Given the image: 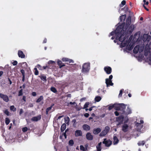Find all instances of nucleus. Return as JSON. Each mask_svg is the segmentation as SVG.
<instances>
[{"mask_svg": "<svg viewBox=\"0 0 151 151\" xmlns=\"http://www.w3.org/2000/svg\"><path fill=\"white\" fill-rule=\"evenodd\" d=\"M122 29H121V28L119 26L114 31H112L111 32L109 35L110 36H113L114 35H115V39L117 40H118L120 42L124 41L123 37H124L123 35H122Z\"/></svg>", "mask_w": 151, "mask_h": 151, "instance_id": "1", "label": "nucleus"}, {"mask_svg": "<svg viewBox=\"0 0 151 151\" xmlns=\"http://www.w3.org/2000/svg\"><path fill=\"white\" fill-rule=\"evenodd\" d=\"M134 28V26L133 24L131 25L128 28H127L125 30L123 29V27L121 28V29H122L121 32L122 35H124V37H122L124 40L126 39L127 40L128 39L129 36L133 32Z\"/></svg>", "mask_w": 151, "mask_h": 151, "instance_id": "2", "label": "nucleus"}, {"mask_svg": "<svg viewBox=\"0 0 151 151\" xmlns=\"http://www.w3.org/2000/svg\"><path fill=\"white\" fill-rule=\"evenodd\" d=\"M131 17H129L126 20V23L124 22L121 25L119 26L120 28L123 27V29L125 30L127 28H128L131 23Z\"/></svg>", "mask_w": 151, "mask_h": 151, "instance_id": "3", "label": "nucleus"}, {"mask_svg": "<svg viewBox=\"0 0 151 151\" xmlns=\"http://www.w3.org/2000/svg\"><path fill=\"white\" fill-rule=\"evenodd\" d=\"M90 69V64L88 63H85L83 65L82 67V72H88Z\"/></svg>", "mask_w": 151, "mask_h": 151, "instance_id": "4", "label": "nucleus"}, {"mask_svg": "<svg viewBox=\"0 0 151 151\" xmlns=\"http://www.w3.org/2000/svg\"><path fill=\"white\" fill-rule=\"evenodd\" d=\"M102 143L106 147H109L112 144V142L110 139H107L106 138L104 139Z\"/></svg>", "mask_w": 151, "mask_h": 151, "instance_id": "5", "label": "nucleus"}, {"mask_svg": "<svg viewBox=\"0 0 151 151\" xmlns=\"http://www.w3.org/2000/svg\"><path fill=\"white\" fill-rule=\"evenodd\" d=\"M0 97L6 102H8L9 101V98L8 96L5 94L0 93Z\"/></svg>", "mask_w": 151, "mask_h": 151, "instance_id": "6", "label": "nucleus"}, {"mask_svg": "<svg viewBox=\"0 0 151 151\" xmlns=\"http://www.w3.org/2000/svg\"><path fill=\"white\" fill-rule=\"evenodd\" d=\"M124 116L122 115L116 118V121L119 122L118 125L123 124Z\"/></svg>", "mask_w": 151, "mask_h": 151, "instance_id": "7", "label": "nucleus"}, {"mask_svg": "<svg viewBox=\"0 0 151 151\" xmlns=\"http://www.w3.org/2000/svg\"><path fill=\"white\" fill-rule=\"evenodd\" d=\"M104 71L108 74H109L112 72V69L110 67L107 66H105L104 68Z\"/></svg>", "mask_w": 151, "mask_h": 151, "instance_id": "8", "label": "nucleus"}, {"mask_svg": "<svg viewBox=\"0 0 151 151\" xmlns=\"http://www.w3.org/2000/svg\"><path fill=\"white\" fill-rule=\"evenodd\" d=\"M128 125L127 124H124L122 126V130L123 132H126L128 131Z\"/></svg>", "mask_w": 151, "mask_h": 151, "instance_id": "9", "label": "nucleus"}, {"mask_svg": "<svg viewBox=\"0 0 151 151\" xmlns=\"http://www.w3.org/2000/svg\"><path fill=\"white\" fill-rule=\"evenodd\" d=\"M86 139L89 140H92L93 139V137L90 132H88L86 134Z\"/></svg>", "mask_w": 151, "mask_h": 151, "instance_id": "10", "label": "nucleus"}, {"mask_svg": "<svg viewBox=\"0 0 151 151\" xmlns=\"http://www.w3.org/2000/svg\"><path fill=\"white\" fill-rule=\"evenodd\" d=\"M106 83L107 87L110 86H112L113 85V83L112 82L111 80H110L108 78L106 79Z\"/></svg>", "mask_w": 151, "mask_h": 151, "instance_id": "11", "label": "nucleus"}, {"mask_svg": "<svg viewBox=\"0 0 151 151\" xmlns=\"http://www.w3.org/2000/svg\"><path fill=\"white\" fill-rule=\"evenodd\" d=\"M41 119V116L39 115L33 117L32 118L31 120L33 121L37 122L40 120Z\"/></svg>", "mask_w": 151, "mask_h": 151, "instance_id": "12", "label": "nucleus"}, {"mask_svg": "<svg viewBox=\"0 0 151 151\" xmlns=\"http://www.w3.org/2000/svg\"><path fill=\"white\" fill-rule=\"evenodd\" d=\"M18 56L21 58H25V55L23 53V52L20 50H19L18 51Z\"/></svg>", "mask_w": 151, "mask_h": 151, "instance_id": "13", "label": "nucleus"}, {"mask_svg": "<svg viewBox=\"0 0 151 151\" xmlns=\"http://www.w3.org/2000/svg\"><path fill=\"white\" fill-rule=\"evenodd\" d=\"M83 129L86 131H88L90 129V127L87 124H84L82 126Z\"/></svg>", "mask_w": 151, "mask_h": 151, "instance_id": "14", "label": "nucleus"}, {"mask_svg": "<svg viewBox=\"0 0 151 151\" xmlns=\"http://www.w3.org/2000/svg\"><path fill=\"white\" fill-rule=\"evenodd\" d=\"M101 131V129L100 128H97L96 129H93V133L94 134H97L99 133Z\"/></svg>", "mask_w": 151, "mask_h": 151, "instance_id": "15", "label": "nucleus"}, {"mask_svg": "<svg viewBox=\"0 0 151 151\" xmlns=\"http://www.w3.org/2000/svg\"><path fill=\"white\" fill-rule=\"evenodd\" d=\"M75 135L76 137L82 136V133L81 131L79 130H76L75 131Z\"/></svg>", "mask_w": 151, "mask_h": 151, "instance_id": "16", "label": "nucleus"}, {"mask_svg": "<svg viewBox=\"0 0 151 151\" xmlns=\"http://www.w3.org/2000/svg\"><path fill=\"white\" fill-rule=\"evenodd\" d=\"M62 60L63 62H68L69 63H74V61L73 60L67 58H62Z\"/></svg>", "mask_w": 151, "mask_h": 151, "instance_id": "17", "label": "nucleus"}, {"mask_svg": "<svg viewBox=\"0 0 151 151\" xmlns=\"http://www.w3.org/2000/svg\"><path fill=\"white\" fill-rule=\"evenodd\" d=\"M113 140L114 141L113 143L114 145H116L119 142V140L116 136H114Z\"/></svg>", "mask_w": 151, "mask_h": 151, "instance_id": "18", "label": "nucleus"}, {"mask_svg": "<svg viewBox=\"0 0 151 151\" xmlns=\"http://www.w3.org/2000/svg\"><path fill=\"white\" fill-rule=\"evenodd\" d=\"M57 64L59 66V68H61L62 67L65 65L63 63L62 61L59 60L58 61Z\"/></svg>", "mask_w": 151, "mask_h": 151, "instance_id": "19", "label": "nucleus"}, {"mask_svg": "<svg viewBox=\"0 0 151 151\" xmlns=\"http://www.w3.org/2000/svg\"><path fill=\"white\" fill-rule=\"evenodd\" d=\"M39 77L43 81L45 82L47 81V77L44 74H42L40 76H39Z\"/></svg>", "mask_w": 151, "mask_h": 151, "instance_id": "20", "label": "nucleus"}, {"mask_svg": "<svg viewBox=\"0 0 151 151\" xmlns=\"http://www.w3.org/2000/svg\"><path fill=\"white\" fill-rule=\"evenodd\" d=\"M128 40H127L126 39L125 40L123 41H121L122 43L121 44V46L122 47H124L126 46L127 45V41Z\"/></svg>", "mask_w": 151, "mask_h": 151, "instance_id": "21", "label": "nucleus"}, {"mask_svg": "<svg viewBox=\"0 0 151 151\" xmlns=\"http://www.w3.org/2000/svg\"><path fill=\"white\" fill-rule=\"evenodd\" d=\"M139 45H136L135 46L133 50V53L134 54L137 53L139 50Z\"/></svg>", "mask_w": 151, "mask_h": 151, "instance_id": "22", "label": "nucleus"}, {"mask_svg": "<svg viewBox=\"0 0 151 151\" xmlns=\"http://www.w3.org/2000/svg\"><path fill=\"white\" fill-rule=\"evenodd\" d=\"M119 106L120 108V110H124L126 108V105L123 103L119 104Z\"/></svg>", "mask_w": 151, "mask_h": 151, "instance_id": "23", "label": "nucleus"}, {"mask_svg": "<svg viewBox=\"0 0 151 151\" xmlns=\"http://www.w3.org/2000/svg\"><path fill=\"white\" fill-rule=\"evenodd\" d=\"M119 104H114V108L116 110L119 111L120 110V108L119 106Z\"/></svg>", "mask_w": 151, "mask_h": 151, "instance_id": "24", "label": "nucleus"}, {"mask_svg": "<svg viewBox=\"0 0 151 151\" xmlns=\"http://www.w3.org/2000/svg\"><path fill=\"white\" fill-rule=\"evenodd\" d=\"M108 133L106 132L105 130H104L102 131L99 134L100 137H102L106 135Z\"/></svg>", "mask_w": 151, "mask_h": 151, "instance_id": "25", "label": "nucleus"}, {"mask_svg": "<svg viewBox=\"0 0 151 151\" xmlns=\"http://www.w3.org/2000/svg\"><path fill=\"white\" fill-rule=\"evenodd\" d=\"M66 128V125L65 124H63L61 126V130L62 132H63L64 130Z\"/></svg>", "mask_w": 151, "mask_h": 151, "instance_id": "26", "label": "nucleus"}, {"mask_svg": "<svg viewBox=\"0 0 151 151\" xmlns=\"http://www.w3.org/2000/svg\"><path fill=\"white\" fill-rule=\"evenodd\" d=\"M145 143V141L144 140L142 141H139L137 143L138 146H143Z\"/></svg>", "mask_w": 151, "mask_h": 151, "instance_id": "27", "label": "nucleus"}, {"mask_svg": "<svg viewBox=\"0 0 151 151\" xmlns=\"http://www.w3.org/2000/svg\"><path fill=\"white\" fill-rule=\"evenodd\" d=\"M135 125L139 129H141L143 127V125H141V124L139 123H137Z\"/></svg>", "mask_w": 151, "mask_h": 151, "instance_id": "28", "label": "nucleus"}, {"mask_svg": "<svg viewBox=\"0 0 151 151\" xmlns=\"http://www.w3.org/2000/svg\"><path fill=\"white\" fill-rule=\"evenodd\" d=\"M134 46L133 44H132L131 43L127 47V50L129 51L131 50L133 48Z\"/></svg>", "mask_w": 151, "mask_h": 151, "instance_id": "29", "label": "nucleus"}, {"mask_svg": "<svg viewBox=\"0 0 151 151\" xmlns=\"http://www.w3.org/2000/svg\"><path fill=\"white\" fill-rule=\"evenodd\" d=\"M144 37H145L146 38V40H147V41H149L150 40L151 38L150 36L147 35H144Z\"/></svg>", "mask_w": 151, "mask_h": 151, "instance_id": "30", "label": "nucleus"}, {"mask_svg": "<svg viewBox=\"0 0 151 151\" xmlns=\"http://www.w3.org/2000/svg\"><path fill=\"white\" fill-rule=\"evenodd\" d=\"M43 98L42 96H40V97L38 98L36 100L37 103H39L43 99Z\"/></svg>", "mask_w": 151, "mask_h": 151, "instance_id": "31", "label": "nucleus"}, {"mask_svg": "<svg viewBox=\"0 0 151 151\" xmlns=\"http://www.w3.org/2000/svg\"><path fill=\"white\" fill-rule=\"evenodd\" d=\"M65 122L67 124H69L70 121V118L68 117H67L64 118Z\"/></svg>", "mask_w": 151, "mask_h": 151, "instance_id": "32", "label": "nucleus"}, {"mask_svg": "<svg viewBox=\"0 0 151 151\" xmlns=\"http://www.w3.org/2000/svg\"><path fill=\"white\" fill-rule=\"evenodd\" d=\"M101 98L100 96H97L95 98V101L96 102L99 101L101 99Z\"/></svg>", "mask_w": 151, "mask_h": 151, "instance_id": "33", "label": "nucleus"}, {"mask_svg": "<svg viewBox=\"0 0 151 151\" xmlns=\"http://www.w3.org/2000/svg\"><path fill=\"white\" fill-rule=\"evenodd\" d=\"M50 90L54 93H56L57 92V90L54 87H51L50 88Z\"/></svg>", "mask_w": 151, "mask_h": 151, "instance_id": "34", "label": "nucleus"}, {"mask_svg": "<svg viewBox=\"0 0 151 151\" xmlns=\"http://www.w3.org/2000/svg\"><path fill=\"white\" fill-rule=\"evenodd\" d=\"M10 110L13 111H15L16 110V109L14 107V106L12 105L10 106Z\"/></svg>", "mask_w": 151, "mask_h": 151, "instance_id": "35", "label": "nucleus"}, {"mask_svg": "<svg viewBox=\"0 0 151 151\" xmlns=\"http://www.w3.org/2000/svg\"><path fill=\"white\" fill-rule=\"evenodd\" d=\"M74 142L73 140H70L68 142L69 145L70 146H73V145Z\"/></svg>", "mask_w": 151, "mask_h": 151, "instance_id": "36", "label": "nucleus"}, {"mask_svg": "<svg viewBox=\"0 0 151 151\" xmlns=\"http://www.w3.org/2000/svg\"><path fill=\"white\" fill-rule=\"evenodd\" d=\"M131 112H132V111H131V109L129 107H128L126 110L127 114H129L131 113Z\"/></svg>", "mask_w": 151, "mask_h": 151, "instance_id": "37", "label": "nucleus"}, {"mask_svg": "<svg viewBox=\"0 0 151 151\" xmlns=\"http://www.w3.org/2000/svg\"><path fill=\"white\" fill-rule=\"evenodd\" d=\"M10 122V120L8 118H6L5 119V123L6 125H8Z\"/></svg>", "mask_w": 151, "mask_h": 151, "instance_id": "38", "label": "nucleus"}, {"mask_svg": "<svg viewBox=\"0 0 151 151\" xmlns=\"http://www.w3.org/2000/svg\"><path fill=\"white\" fill-rule=\"evenodd\" d=\"M35 70L34 74L35 75H37L39 74V72L37 70V68H34Z\"/></svg>", "mask_w": 151, "mask_h": 151, "instance_id": "39", "label": "nucleus"}, {"mask_svg": "<svg viewBox=\"0 0 151 151\" xmlns=\"http://www.w3.org/2000/svg\"><path fill=\"white\" fill-rule=\"evenodd\" d=\"M126 15H124L121 16L120 17V19L121 21H122L123 20H124L126 18Z\"/></svg>", "mask_w": 151, "mask_h": 151, "instance_id": "40", "label": "nucleus"}, {"mask_svg": "<svg viewBox=\"0 0 151 151\" xmlns=\"http://www.w3.org/2000/svg\"><path fill=\"white\" fill-rule=\"evenodd\" d=\"M89 103L88 102H86L84 105L83 109L86 108L88 107Z\"/></svg>", "mask_w": 151, "mask_h": 151, "instance_id": "41", "label": "nucleus"}, {"mask_svg": "<svg viewBox=\"0 0 151 151\" xmlns=\"http://www.w3.org/2000/svg\"><path fill=\"white\" fill-rule=\"evenodd\" d=\"M22 95H23V89H21L19 91L18 96H22Z\"/></svg>", "mask_w": 151, "mask_h": 151, "instance_id": "42", "label": "nucleus"}, {"mask_svg": "<svg viewBox=\"0 0 151 151\" xmlns=\"http://www.w3.org/2000/svg\"><path fill=\"white\" fill-rule=\"evenodd\" d=\"M110 130V128L109 127L107 126L105 127V129H104L105 131L107 133H108Z\"/></svg>", "mask_w": 151, "mask_h": 151, "instance_id": "43", "label": "nucleus"}, {"mask_svg": "<svg viewBox=\"0 0 151 151\" xmlns=\"http://www.w3.org/2000/svg\"><path fill=\"white\" fill-rule=\"evenodd\" d=\"M80 149L81 150L83 151H86V150H85V148L82 145H81L80 146Z\"/></svg>", "mask_w": 151, "mask_h": 151, "instance_id": "44", "label": "nucleus"}, {"mask_svg": "<svg viewBox=\"0 0 151 151\" xmlns=\"http://www.w3.org/2000/svg\"><path fill=\"white\" fill-rule=\"evenodd\" d=\"M126 1H125V0H123L122 1V2H121V4H120L119 5L120 6V7H122V6H123L125 5L126 4Z\"/></svg>", "mask_w": 151, "mask_h": 151, "instance_id": "45", "label": "nucleus"}, {"mask_svg": "<svg viewBox=\"0 0 151 151\" xmlns=\"http://www.w3.org/2000/svg\"><path fill=\"white\" fill-rule=\"evenodd\" d=\"M36 67L37 68L39 69L42 70H43V68H42V67L39 64H37L36 66Z\"/></svg>", "mask_w": 151, "mask_h": 151, "instance_id": "46", "label": "nucleus"}, {"mask_svg": "<svg viewBox=\"0 0 151 151\" xmlns=\"http://www.w3.org/2000/svg\"><path fill=\"white\" fill-rule=\"evenodd\" d=\"M28 128L27 127H25L22 129V131L23 132H24L27 131Z\"/></svg>", "mask_w": 151, "mask_h": 151, "instance_id": "47", "label": "nucleus"}, {"mask_svg": "<svg viewBox=\"0 0 151 151\" xmlns=\"http://www.w3.org/2000/svg\"><path fill=\"white\" fill-rule=\"evenodd\" d=\"M97 151H101V146L97 145L96 147Z\"/></svg>", "mask_w": 151, "mask_h": 151, "instance_id": "48", "label": "nucleus"}, {"mask_svg": "<svg viewBox=\"0 0 151 151\" xmlns=\"http://www.w3.org/2000/svg\"><path fill=\"white\" fill-rule=\"evenodd\" d=\"M123 91V89L121 90L120 91L119 93V97H122V94Z\"/></svg>", "mask_w": 151, "mask_h": 151, "instance_id": "49", "label": "nucleus"}, {"mask_svg": "<svg viewBox=\"0 0 151 151\" xmlns=\"http://www.w3.org/2000/svg\"><path fill=\"white\" fill-rule=\"evenodd\" d=\"M20 72L22 73V76H25V72L23 69H21L20 70Z\"/></svg>", "mask_w": 151, "mask_h": 151, "instance_id": "50", "label": "nucleus"}, {"mask_svg": "<svg viewBox=\"0 0 151 151\" xmlns=\"http://www.w3.org/2000/svg\"><path fill=\"white\" fill-rule=\"evenodd\" d=\"M114 104L109 106L108 107V109L109 110H111L113 108H114Z\"/></svg>", "mask_w": 151, "mask_h": 151, "instance_id": "51", "label": "nucleus"}, {"mask_svg": "<svg viewBox=\"0 0 151 151\" xmlns=\"http://www.w3.org/2000/svg\"><path fill=\"white\" fill-rule=\"evenodd\" d=\"M67 130H68L67 129H66L65 131V132H64L63 134V135L65 137V139L66 138H67L66 132H67Z\"/></svg>", "mask_w": 151, "mask_h": 151, "instance_id": "52", "label": "nucleus"}, {"mask_svg": "<svg viewBox=\"0 0 151 151\" xmlns=\"http://www.w3.org/2000/svg\"><path fill=\"white\" fill-rule=\"evenodd\" d=\"M4 113L5 114H6L7 116L9 115V111H8L7 109L5 110L4 112Z\"/></svg>", "mask_w": 151, "mask_h": 151, "instance_id": "53", "label": "nucleus"}, {"mask_svg": "<svg viewBox=\"0 0 151 151\" xmlns=\"http://www.w3.org/2000/svg\"><path fill=\"white\" fill-rule=\"evenodd\" d=\"M123 9H125V12H127L128 10V8L127 6H125Z\"/></svg>", "mask_w": 151, "mask_h": 151, "instance_id": "54", "label": "nucleus"}, {"mask_svg": "<svg viewBox=\"0 0 151 151\" xmlns=\"http://www.w3.org/2000/svg\"><path fill=\"white\" fill-rule=\"evenodd\" d=\"M24 112L23 110L22 109H20V111L19 112V114L20 115H21L22 113Z\"/></svg>", "mask_w": 151, "mask_h": 151, "instance_id": "55", "label": "nucleus"}, {"mask_svg": "<svg viewBox=\"0 0 151 151\" xmlns=\"http://www.w3.org/2000/svg\"><path fill=\"white\" fill-rule=\"evenodd\" d=\"M12 64L14 65H16L17 64V62L16 61H14L13 63Z\"/></svg>", "mask_w": 151, "mask_h": 151, "instance_id": "56", "label": "nucleus"}, {"mask_svg": "<svg viewBox=\"0 0 151 151\" xmlns=\"http://www.w3.org/2000/svg\"><path fill=\"white\" fill-rule=\"evenodd\" d=\"M32 95L33 96H36L37 94L36 92H33L32 93Z\"/></svg>", "mask_w": 151, "mask_h": 151, "instance_id": "57", "label": "nucleus"}, {"mask_svg": "<svg viewBox=\"0 0 151 151\" xmlns=\"http://www.w3.org/2000/svg\"><path fill=\"white\" fill-rule=\"evenodd\" d=\"M89 115V114L88 113H86L84 114V116L86 118L88 117Z\"/></svg>", "mask_w": 151, "mask_h": 151, "instance_id": "58", "label": "nucleus"}, {"mask_svg": "<svg viewBox=\"0 0 151 151\" xmlns=\"http://www.w3.org/2000/svg\"><path fill=\"white\" fill-rule=\"evenodd\" d=\"M22 100L24 101V102L26 101V97L25 96H23Z\"/></svg>", "mask_w": 151, "mask_h": 151, "instance_id": "59", "label": "nucleus"}, {"mask_svg": "<svg viewBox=\"0 0 151 151\" xmlns=\"http://www.w3.org/2000/svg\"><path fill=\"white\" fill-rule=\"evenodd\" d=\"M55 63L54 61H52V60H50L48 62V64H53V63Z\"/></svg>", "mask_w": 151, "mask_h": 151, "instance_id": "60", "label": "nucleus"}, {"mask_svg": "<svg viewBox=\"0 0 151 151\" xmlns=\"http://www.w3.org/2000/svg\"><path fill=\"white\" fill-rule=\"evenodd\" d=\"M114 114L116 116H118L119 115V113L116 111L114 112Z\"/></svg>", "mask_w": 151, "mask_h": 151, "instance_id": "61", "label": "nucleus"}, {"mask_svg": "<svg viewBox=\"0 0 151 151\" xmlns=\"http://www.w3.org/2000/svg\"><path fill=\"white\" fill-rule=\"evenodd\" d=\"M113 78V76L112 75H110L109 76V78H108V79L110 80H111V79H112Z\"/></svg>", "mask_w": 151, "mask_h": 151, "instance_id": "62", "label": "nucleus"}, {"mask_svg": "<svg viewBox=\"0 0 151 151\" xmlns=\"http://www.w3.org/2000/svg\"><path fill=\"white\" fill-rule=\"evenodd\" d=\"M143 6L144 8H145V9L147 11H149V9L147 8V7H146V6H145L144 4H143Z\"/></svg>", "mask_w": 151, "mask_h": 151, "instance_id": "63", "label": "nucleus"}, {"mask_svg": "<svg viewBox=\"0 0 151 151\" xmlns=\"http://www.w3.org/2000/svg\"><path fill=\"white\" fill-rule=\"evenodd\" d=\"M51 108H52V107L50 106V107H49L47 108L46 110H47L49 111L51 109Z\"/></svg>", "mask_w": 151, "mask_h": 151, "instance_id": "64", "label": "nucleus"}]
</instances>
